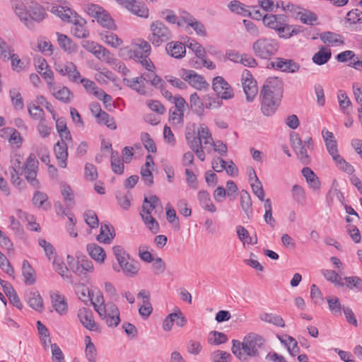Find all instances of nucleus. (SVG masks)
Returning <instances> with one entry per match:
<instances>
[{
	"label": "nucleus",
	"mask_w": 362,
	"mask_h": 362,
	"mask_svg": "<svg viewBox=\"0 0 362 362\" xmlns=\"http://www.w3.org/2000/svg\"><path fill=\"white\" fill-rule=\"evenodd\" d=\"M197 134L199 138H200L201 143L204 142V145H211L214 141L211 134L209 132V129L206 125L204 124H202L199 125L197 129Z\"/></svg>",
	"instance_id": "c03bdc74"
},
{
	"label": "nucleus",
	"mask_w": 362,
	"mask_h": 362,
	"mask_svg": "<svg viewBox=\"0 0 362 362\" xmlns=\"http://www.w3.org/2000/svg\"><path fill=\"white\" fill-rule=\"evenodd\" d=\"M260 92L281 98L283 93V82L278 77H269L264 82Z\"/></svg>",
	"instance_id": "4468645a"
},
{
	"label": "nucleus",
	"mask_w": 362,
	"mask_h": 362,
	"mask_svg": "<svg viewBox=\"0 0 362 362\" xmlns=\"http://www.w3.org/2000/svg\"><path fill=\"white\" fill-rule=\"evenodd\" d=\"M78 317L85 328L90 331L96 329V324L93 320L91 310L86 308L79 309L78 311Z\"/></svg>",
	"instance_id": "aec40b11"
},
{
	"label": "nucleus",
	"mask_w": 362,
	"mask_h": 362,
	"mask_svg": "<svg viewBox=\"0 0 362 362\" xmlns=\"http://www.w3.org/2000/svg\"><path fill=\"white\" fill-rule=\"evenodd\" d=\"M198 199L199 201L200 205L204 209L207 210L211 213H214L216 211V208L213 204L207 191H199L198 193Z\"/></svg>",
	"instance_id": "c9c22d12"
},
{
	"label": "nucleus",
	"mask_w": 362,
	"mask_h": 362,
	"mask_svg": "<svg viewBox=\"0 0 362 362\" xmlns=\"http://www.w3.org/2000/svg\"><path fill=\"white\" fill-rule=\"evenodd\" d=\"M151 53L150 44L144 40H141L139 43L132 45V48L129 50V57L136 61L147 57Z\"/></svg>",
	"instance_id": "f3484780"
},
{
	"label": "nucleus",
	"mask_w": 362,
	"mask_h": 362,
	"mask_svg": "<svg viewBox=\"0 0 362 362\" xmlns=\"http://www.w3.org/2000/svg\"><path fill=\"white\" fill-rule=\"evenodd\" d=\"M263 24L275 30L280 38L289 39L300 32V27L293 28L288 24V18L284 14H265Z\"/></svg>",
	"instance_id": "f03ea898"
},
{
	"label": "nucleus",
	"mask_w": 362,
	"mask_h": 362,
	"mask_svg": "<svg viewBox=\"0 0 362 362\" xmlns=\"http://www.w3.org/2000/svg\"><path fill=\"white\" fill-rule=\"evenodd\" d=\"M54 69L62 76H67L73 83H78L81 74L78 71L76 66L71 62L66 63H55Z\"/></svg>",
	"instance_id": "1a4fd4ad"
},
{
	"label": "nucleus",
	"mask_w": 362,
	"mask_h": 362,
	"mask_svg": "<svg viewBox=\"0 0 362 362\" xmlns=\"http://www.w3.org/2000/svg\"><path fill=\"white\" fill-rule=\"evenodd\" d=\"M117 151H112L111 153V168L112 170L118 175L124 173V165Z\"/></svg>",
	"instance_id": "a19ab883"
},
{
	"label": "nucleus",
	"mask_w": 362,
	"mask_h": 362,
	"mask_svg": "<svg viewBox=\"0 0 362 362\" xmlns=\"http://www.w3.org/2000/svg\"><path fill=\"white\" fill-rule=\"evenodd\" d=\"M115 234L114 228L109 224H101L100 234L97 237V240L101 243H110L114 238Z\"/></svg>",
	"instance_id": "473e14b6"
},
{
	"label": "nucleus",
	"mask_w": 362,
	"mask_h": 362,
	"mask_svg": "<svg viewBox=\"0 0 362 362\" xmlns=\"http://www.w3.org/2000/svg\"><path fill=\"white\" fill-rule=\"evenodd\" d=\"M47 9L51 13L60 18L63 21L71 23L73 11L69 8L60 5L52 4L47 8Z\"/></svg>",
	"instance_id": "b1692460"
},
{
	"label": "nucleus",
	"mask_w": 362,
	"mask_h": 362,
	"mask_svg": "<svg viewBox=\"0 0 362 362\" xmlns=\"http://www.w3.org/2000/svg\"><path fill=\"white\" fill-rule=\"evenodd\" d=\"M302 174L306 180L310 187L317 190L320 188V182L315 173L308 167L302 169Z\"/></svg>",
	"instance_id": "2f4dec72"
},
{
	"label": "nucleus",
	"mask_w": 362,
	"mask_h": 362,
	"mask_svg": "<svg viewBox=\"0 0 362 362\" xmlns=\"http://www.w3.org/2000/svg\"><path fill=\"white\" fill-rule=\"evenodd\" d=\"M160 204V211L163 206L160 204L159 198L156 195H151L144 198L142 210L140 215L143 221L147 228L153 233H157L159 231V224L158 221L153 217L151 211L157 208Z\"/></svg>",
	"instance_id": "7ed1b4c3"
},
{
	"label": "nucleus",
	"mask_w": 362,
	"mask_h": 362,
	"mask_svg": "<svg viewBox=\"0 0 362 362\" xmlns=\"http://www.w3.org/2000/svg\"><path fill=\"white\" fill-rule=\"evenodd\" d=\"M166 216L168 221L171 223L177 230L180 229V222L177 216L176 212L170 204L167 205Z\"/></svg>",
	"instance_id": "774afa93"
},
{
	"label": "nucleus",
	"mask_w": 362,
	"mask_h": 362,
	"mask_svg": "<svg viewBox=\"0 0 362 362\" xmlns=\"http://www.w3.org/2000/svg\"><path fill=\"white\" fill-rule=\"evenodd\" d=\"M56 35L59 45L62 49L69 53H73L76 51V45L67 35L58 32Z\"/></svg>",
	"instance_id": "c85d7f7f"
},
{
	"label": "nucleus",
	"mask_w": 362,
	"mask_h": 362,
	"mask_svg": "<svg viewBox=\"0 0 362 362\" xmlns=\"http://www.w3.org/2000/svg\"><path fill=\"white\" fill-rule=\"evenodd\" d=\"M49 92L57 100L64 103L69 104L74 99V93L65 86H57L56 83L49 88Z\"/></svg>",
	"instance_id": "f8f14e48"
},
{
	"label": "nucleus",
	"mask_w": 362,
	"mask_h": 362,
	"mask_svg": "<svg viewBox=\"0 0 362 362\" xmlns=\"http://www.w3.org/2000/svg\"><path fill=\"white\" fill-rule=\"evenodd\" d=\"M123 83L131 89L136 91L140 95H144L146 94L144 83L140 76L133 78H124L123 79Z\"/></svg>",
	"instance_id": "c756f323"
},
{
	"label": "nucleus",
	"mask_w": 362,
	"mask_h": 362,
	"mask_svg": "<svg viewBox=\"0 0 362 362\" xmlns=\"http://www.w3.org/2000/svg\"><path fill=\"white\" fill-rule=\"evenodd\" d=\"M116 1L139 17L147 18L149 16V10L144 2L138 0H116Z\"/></svg>",
	"instance_id": "6e6552de"
},
{
	"label": "nucleus",
	"mask_w": 362,
	"mask_h": 362,
	"mask_svg": "<svg viewBox=\"0 0 362 362\" xmlns=\"http://www.w3.org/2000/svg\"><path fill=\"white\" fill-rule=\"evenodd\" d=\"M264 339L255 333L246 335L243 341L233 339L231 351L241 361H246L250 358L259 356V350L264 344Z\"/></svg>",
	"instance_id": "f257e3e1"
},
{
	"label": "nucleus",
	"mask_w": 362,
	"mask_h": 362,
	"mask_svg": "<svg viewBox=\"0 0 362 362\" xmlns=\"http://www.w3.org/2000/svg\"><path fill=\"white\" fill-rule=\"evenodd\" d=\"M346 283V286L357 291H362V279L357 276H346L344 278Z\"/></svg>",
	"instance_id": "13d9d810"
},
{
	"label": "nucleus",
	"mask_w": 362,
	"mask_h": 362,
	"mask_svg": "<svg viewBox=\"0 0 362 362\" xmlns=\"http://www.w3.org/2000/svg\"><path fill=\"white\" fill-rule=\"evenodd\" d=\"M140 78H141L144 83V81H148L155 88H163L164 81L160 77L156 74L154 69L143 73L140 76Z\"/></svg>",
	"instance_id": "f704fd0d"
},
{
	"label": "nucleus",
	"mask_w": 362,
	"mask_h": 362,
	"mask_svg": "<svg viewBox=\"0 0 362 362\" xmlns=\"http://www.w3.org/2000/svg\"><path fill=\"white\" fill-rule=\"evenodd\" d=\"M212 86L217 95L221 99L228 100L234 96L231 86L222 76L215 77L213 80Z\"/></svg>",
	"instance_id": "9b49d317"
},
{
	"label": "nucleus",
	"mask_w": 362,
	"mask_h": 362,
	"mask_svg": "<svg viewBox=\"0 0 362 362\" xmlns=\"http://www.w3.org/2000/svg\"><path fill=\"white\" fill-rule=\"evenodd\" d=\"M149 41L155 46H159L163 42L168 41L171 37V33L165 25L159 21L153 22L151 24Z\"/></svg>",
	"instance_id": "39448f33"
},
{
	"label": "nucleus",
	"mask_w": 362,
	"mask_h": 362,
	"mask_svg": "<svg viewBox=\"0 0 362 362\" xmlns=\"http://www.w3.org/2000/svg\"><path fill=\"white\" fill-rule=\"evenodd\" d=\"M190 107L197 115H202L204 111V106L197 93H194L189 98Z\"/></svg>",
	"instance_id": "37998d69"
},
{
	"label": "nucleus",
	"mask_w": 362,
	"mask_h": 362,
	"mask_svg": "<svg viewBox=\"0 0 362 362\" xmlns=\"http://www.w3.org/2000/svg\"><path fill=\"white\" fill-rule=\"evenodd\" d=\"M321 41L329 46L338 47L344 44V38L342 35L337 33L325 31L320 35Z\"/></svg>",
	"instance_id": "6ab92c4d"
},
{
	"label": "nucleus",
	"mask_w": 362,
	"mask_h": 362,
	"mask_svg": "<svg viewBox=\"0 0 362 362\" xmlns=\"http://www.w3.org/2000/svg\"><path fill=\"white\" fill-rule=\"evenodd\" d=\"M85 341H86V357L88 362H97L96 357H97V350L93 344L92 343L90 337L88 336H86L85 337Z\"/></svg>",
	"instance_id": "49530a36"
},
{
	"label": "nucleus",
	"mask_w": 362,
	"mask_h": 362,
	"mask_svg": "<svg viewBox=\"0 0 362 362\" xmlns=\"http://www.w3.org/2000/svg\"><path fill=\"white\" fill-rule=\"evenodd\" d=\"M187 47L192 49L195 54L196 57L200 59H203L205 57L206 52L201 44L194 40H188Z\"/></svg>",
	"instance_id": "603ef678"
},
{
	"label": "nucleus",
	"mask_w": 362,
	"mask_h": 362,
	"mask_svg": "<svg viewBox=\"0 0 362 362\" xmlns=\"http://www.w3.org/2000/svg\"><path fill=\"white\" fill-rule=\"evenodd\" d=\"M9 93L14 108L17 110H23L24 103L20 92L16 88H12Z\"/></svg>",
	"instance_id": "8fccbe9b"
},
{
	"label": "nucleus",
	"mask_w": 362,
	"mask_h": 362,
	"mask_svg": "<svg viewBox=\"0 0 362 362\" xmlns=\"http://www.w3.org/2000/svg\"><path fill=\"white\" fill-rule=\"evenodd\" d=\"M32 0H13L12 8L19 19L28 27L29 9Z\"/></svg>",
	"instance_id": "ddd939ff"
},
{
	"label": "nucleus",
	"mask_w": 362,
	"mask_h": 362,
	"mask_svg": "<svg viewBox=\"0 0 362 362\" xmlns=\"http://www.w3.org/2000/svg\"><path fill=\"white\" fill-rule=\"evenodd\" d=\"M261 110L265 116L272 115L277 110L280 98L274 95L260 92Z\"/></svg>",
	"instance_id": "9d476101"
},
{
	"label": "nucleus",
	"mask_w": 362,
	"mask_h": 362,
	"mask_svg": "<svg viewBox=\"0 0 362 362\" xmlns=\"http://www.w3.org/2000/svg\"><path fill=\"white\" fill-rule=\"evenodd\" d=\"M51 303L54 310L60 315H65L68 313V303L65 296L58 291L49 293Z\"/></svg>",
	"instance_id": "2eb2a0df"
},
{
	"label": "nucleus",
	"mask_w": 362,
	"mask_h": 362,
	"mask_svg": "<svg viewBox=\"0 0 362 362\" xmlns=\"http://www.w3.org/2000/svg\"><path fill=\"white\" fill-rule=\"evenodd\" d=\"M71 271L80 277H85L88 273L94 271L93 262L87 259H82L81 261L69 263Z\"/></svg>",
	"instance_id": "a211bd4d"
},
{
	"label": "nucleus",
	"mask_w": 362,
	"mask_h": 362,
	"mask_svg": "<svg viewBox=\"0 0 362 362\" xmlns=\"http://www.w3.org/2000/svg\"><path fill=\"white\" fill-rule=\"evenodd\" d=\"M96 20L103 28H107L110 30H115L117 28L114 21L110 14L104 9L100 12Z\"/></svg>",
	"instance_id": "58836bf2"
},
{
	"label": "nucleus",
	"mask_w": 362,
	"mask_h": 362,
	"mask_svg": "<svg viewBox=\"0 0 362 362\" xmlns=\"http://www.w3.org/2000/svg\"><path fill=\"white\" fill-rule=\"evenodd\" d=\"M236 232L238 238L240 241L247 244L256 245L257 243V238L255 235V241H252V238L249 235L248 231L242 226H238L236 227Z\"/></svg>",
	"instance_id": "09e8293b"
},
{
	"label": "nucleus",
	"mask_w": 362,
	"mask_h": 362,
	"mask_svg": "<svg viewBox=\"0 0 362 362\" xmlns=\"http://www.w3.org/2000/svg\"><path fill=\"white\" fill-rule=\"evenodd\" d=\"M272 66L277 69L288 73H295L300 69V65L292 59L276 58Z\"/></svg>",
	"instance_id": "412c9836"
},
{
	"label": "nucleus",
	"mask_w": 362,
	"mask_h": 362,
	"mask_svg": "<svg viewBox=\"0 0 362 362\" xmlns=\"http://www.w3.org/2000/svg\"><path fill=\"white\" fill-rule=\"evenodd\" d=\"M95 79L101 84H107L109 81H115V77L112 71L103 69L95 74Z\"/></svg>",
	"instance_id": "4d7b16f0"
},
{
	"label": "nucleus",
	"mask_w": 362,
	"mask_h": 362,
	"mask_svg": "<svg viewBox=\"0 0 362 362\" xmlns=\"http://www.w3.org/2000/svg\"><path fill=\"white\" fill-rule=\"evenodd\" d=\"M296 18H298L303 23L311 25L317 20V15L309 10L298 12Z\"/></svg>",
	"instance_id": "de8ad7c7"
},
{
	"label": "nucleus",
	"mask_w": 362,
	"mask_h": 362,
	"mask_svg": "<svg viewBox=\"0 0 362 362\" xmlns=\"http://www.w3.org/2000/svg\"><path fill=\"white\" fill-rule=\"evenodd\" d=\"M241 82L244 93L246 95V100L248 102L253 101L257 94L258 88L257 81L254 79L250 71L247 69L243 71Z\"/></svg>",
	"instance_id": "423d86ee"
},
{
	"label": "nucleus",
	"mask_w": 362,
	"mask_h": 362,
	"mask_svg": "<svg viewBox=\"0 0 362 362\" xmlns=\"http://www.w3.org/2000/svg\"><path fill=\"white\" fill-rule=\"evenodd\" d=\"M112 251L119 265L125 261L130 259L129 254L120 245L114 246Z\"/></svg>",
	"instance_id": "e2e57ef3"
},
{
	"label": "nucleus",
	"mask_w": 362,
	"mask_h": 362,
	"mask_svg": "<svg viewBox=\"0 0 362 362\" xmlns=\"http://www.w3.org/2000/svg\"><path fill=\"white\" fill-rule=\"evenodd\" d=\"M22 274L25 278V283L28 285L34 284L35 282V275L33 268L28 261L24 260L22 264Z\"/></svg>",
	"instance_id": "4c0bfd02"
},
{
	"label": "nucleus",
	"mask_w": 362,
	"mask_h": 362,
	"mask_svg": "<svg viewBox=\"0 0 362 362\" xmlns=\"http://www.w3.org/2000/svg\"><path fill=\"white\" fill-rule=\"evenodd\" d=\"M240 205L246 214L252 212V201L249 193L243 190L240 194Z\"/></svg>",
	"instance_id": "bf43d9fd"
},
{
	"label": "nucleus",
	"mask_w": 362,
	"mask_h": 362,
	"mask_svg": "<svg viewBox=\"0 0 362 362\" xmlns=\"http://www.w3.org/2000/svg\"><path fill=\"white\" fill-rule=\"evenodd\" d=\"M337 98L341 111L345 114L349 113L348 107L351 106V102L346 93L344 90H339L338 91Z\"/></svg>",
	"instance_id": "6e6d98bb"
},
{
	"label": "nucleus",
	"mask_w": 362,
	"mask_h": 362,
	"mask_svg": "<svg viewBox=\"0 0 362 362\" xmlns=\"http://www.w3.org/2000/svg\"><path fill=\"white\" fill-rule=\"evenodd\" d=\"M102 41L113 48H118L122 45L123 41L115 33L105 31L100 33Z\"/></svg>",
	"instance_id": "7c9ffc66"
},
{
	"label": "nucleus",
	"mask_w": 362,
	"mask_h": 362,
	"mask_svg": "<svg viewBox=\"0 0 362 362\" xmlns=\"http://www.w3.org/2000/svg\"><path fill=\"white\" fill-rule=\"evenodd\" d=\"M323 276L329 281L336 285L343 286L344 283L341 282V276L334 270L325 269L322 271Z\"/></svg>",
	"instance_id": "052dcab7"
},
{
	"label": "nucleus",
	"mask_w": 362,
	"mask_h": 362,
	"mask_svg": "<svg viewBox=\"0 0 362 362\" xmlns=\"http://www.w3.org/2000/svg\"><path fill=\"white\" fill-rule=\"evenodd\" d=\"M228 8L231 12L235 13L243 17L250 16V11L249 10V6H246L245 4L241 3L238 0L231 1L228 5Z\"/></svg>",
	"instance_id": "e433bc0d"
},
{
	"label": "nucleus",
	"mask_w": 362,
	"mask_h": 362,
	"mask_svg": "<svg viewBox=\"0 0 362 362\" xmlns=\"http://www.w3.org/2000/svg\"><path fill=\"white\" fill-rule=\"evenodd\" d=\"M112 251L119 265L125 261L130 259L129 254L120 245L114 246Z\"/></svg>",
	"instance_id": "680f3d73"
},
{
	"label": "nucleus",
	"mask_w": 362,
	"mask_h": 362,
	"mask_svg": "<svg viewBox=\"0 0 362 362\" xmlns=\"http://www.w3.org/2000/svg\"><path fill=\"white\" fill-rule=\"evenodd\" d=\"M79 83L83 85L88 93L92 94L94 96H95V92H98L100 89L95 85L94 81L88 78H82L81 76L80 77Z\"/></svg>",
	"instance_id": "69168bd1"
},
{
	"label": "nucleus",
	"mask_w": 362,
	"mask_h": 362,
	"mask_svg": "<svg viewBox=\"0 0 362 362\" xmlns=\"http://www.w3.org/2000/svg\"><path fill=\"white\" fill-rule=\"evenodd\" d=\"M252 48L256 57L262 59H269L277 53L279 43L272 37H261L253 42Z\"/></svg>",
	"instance_id": "20e7f679"
},
{
	"label": "nucleus",
	"mask_w": 362,
	"mask_h": 362,
	"mask_svg": "<svg viewBox=\"0 0 362 362\" xmlns=\"http://www.w3.org/2000/svg\"><path fill=\"white\" fill-rule=\"evenodd\" d=\"M37 169L38 161L36 159L35 156L31 153L27 158L25 165H23V171H25L26 180L35 188L40 187V182L36 179Z\"/></svg>",
	"instance_id": "0eeeda50"
},
{
	"label": "nucleus",
	"mask_w": 362,
	"mask_h": 362,
	"mask_svg": "<svg viewBox=\"0 0 362 362\" xmlns=\"http://www.w3.org/2000/svg\"><path fill=\"white\" fill-rule=\"evenodd\" d=\"M123 273L128 277L136 276L139 270V263L130 258L129 260L125 261L119 265Z\"/></svg>",
	"instance_id": "72a5a7b5"
},
{
	"label": "nucleus",
	"mask_w": 362,
	"mask_h": 362,
	"mask_svg": "<svg viewBox=\"0 0 362 362\" xmlns=\"http://www.w3.org/2000/svg\"><path fill=\"white\" fill-rule=\"evenodd\" d=\"M93 305L95 311L99 314L100 316H103V314H105V304L104 303L103 296L99 293H98L94 300L93 301Z\"/></svg>",
	"instance_id": "0e129e2a"
},
{
	"label": "nucleus",
	"mask_w": 362,
	"mask_h": 362,
	"mask_svg": "<svg viewBox=\"0 0 362 362\" xmlns=\"http://www.w3.org/2000/svg\"><path fill=\"white\" fill-rule=\"evenodd\" d=\"M99 49H98V52L95 53L96 58L101 61L105 62L107 64L115 63L116 59L114 58L113 54H111L109 50H107L103 46H101Z\"/></svg>",
	"instance_id": "864d4df0"
},
{
	"label": "nucleus",
	"mask_w": 362,
	"mask_h": 362,
	"mask_svg": "<svg viewBox=\"0 0 362 362\" xmlns=\"http://www.w3.org/2000/svg\"><path fill=\"white\" fill-rule=\"evenodd\" d=\"M167 53L175 59H182L186 54L185 45L177 41H172L166 45Z\"/></svg>",
	"instance_id": "5701e85b"
},
{
	"label": "nucleus",
	"mask_w": 362,
	"mask_h": 362,
	"mask_svg": "<svg viewBox=\"0 0 362 362\" xmlns=\"http://www.w3.org/2000/svg\"><path fill=\"white\" fill-rule=\"evenodd\" d=\"M228 341L227 336L218 331H211L209 334L207 341L211 345H220L225 344Z\"/></svg>",
	"instance_id": "a18cd8bd"
},
{
	"label": "nucleus",
	"mask_w": 362,
	"mask_h": 362,
	"mask_svg": "<svg viewBox=\"0 0 362 362\" xmlns=\"http://www.w3.org/2000/svg\"><path fill=\"white\" fill-rule=\"evenodd\" d=\"M9 57H6L5 60L11 59V67L13 71L19 72L24 69V63L20 59L19 57L14 53L13 49L8 53Z\"/></svg>",
	"instance_id": "5fc2aeb1"
},
{
	"label": "nucleus",
	"mask_w": 362,
	"mask_h": 362,
	"mask_svg": "<svg viewBox=\"0 0 362 362\" xmlns=\"http://www.w3.org/2000/svg\"><path fill=\"white\" fill-rule=\"evenodd\" d=\"M54 151L58 160L59 166L62 168H66L68 158L67 143L58 141L54 146Z\"/></svg>",
	"instance_id": "4be33fe9"
},
{
	"label": "nucleus",
	"mask_w": 362,
	"mask_h": 362,
	"mask_svg": "<svg viewBox=\"0 0 362 362\" xmlns=\"http://www.w3.org/2000/svg\"><path fill=\"white\" fill-rule=\"evenodd\" d=\"M87 251L89 255L97 262L102 264L106 257L105 250L95 243L87 245Z\"/></svg>",
	"instance_id": "bb28decb"
},
{
	"label": "nucleus",
	"mask_w": 362,
	"mask_h": 362,
	"mask_svg": "<svg viewBox=\"0 0 362 362\" xmlns=\"http://www.w3.org/2000/svg\"><path fill=\"white\" fill-rule=\"evenodd\" d=\"M45 17V12L40 4L32 1L29 9L28 27L32 25V21L40 22Z\"/></svg>",
	"instance_id": "393cba45"
},
{
	"label": "nucleus",
	"mask_w": 362,
	"mask_h": 362,
	"mask_svg": "<svg viewBox=\"0 0 362 362\" xmlns=\"http://www.w3.org/2000/svg\"><path fill=\"white\" fill-rule=\"evenodd\" d=\"M331 56V50L326 49L324 47H322L319 51L313 55L312 59L315 64L323 65L329 60Z\"/></svg>",
	"instance_id": "ea45409f"
},
{
	"label": "nucleus",
	"mask_w": 362,
	"mask_h": 362,
	"mask_svg": "<svg viewBox=\"0 0 362 362\" xmlns=\"http://www.w3.org/2000/svg\"><path fill=\"white\" fill-rule=\"evenodd\" d=\"M117 202H118L119 205L120 206V207L124 210H127L131 206L132 196L129 192H127L126 194L119 192L117 194Z\"/></svg>",
	"instance_id": "338daca9"
},
{
	"label": "nucleus",
	"mask_w": 362,
	"mask_h": 362,
	"mask_svg": "<svg viewBox=\"0 0 362 362\" xmlns=\"http://www.w3.org/2000/svg\"><path fill=\"white\" fill-rule=\"evenodd\" d=\"M169 122L173 128L180 129L184 124V112L175 110H170Z\"/></svg>",
	"instance_id": "79ce46f5"
},
{
	"label": "nucleus",
	"mask_w": 362,
	"mask_h": 362,
	"mask_svg": "<svg viewBox=\"0 0 362 362\" xmlns=\"http://www.w3.org/2000/svg\"><path fill=\"white\" fill-rule=\"evenodd\" d=\"M25 300L30 308L41 311L43 308V301L39 292L37 291H30L26 293Z\"/></svg>",
	"instance_id": "a878e982"
},
{
	"label": "nucleus",
	"mask_w": 362,
	"mask_h": 362,
	"mask_svg": "<svg viewBox=\"0 0 362 362\" xmlns=\"http://www.w3.org/2000/svg\"><path fill=\"white\" fill-rule=\"evenodd\" d=\"M259 318L264 322L272 324L279 327H285L284 320L279 315L263 312L259 314Z\"/></svg>",
	"instance_id": "cd10ccee"
},
{
	"label": "nucleus",
	"mask_w": 362,
	"mask_h": 362,
	"mask_svg": "<svg viewBox=\"0 0 362 362\" xmlns=\"http://www.w3.org/2000/svg\"><path fill=\"white\" fill-rule=\"evenodd\" d=\"M231 355L226 351L216 350L210 354V359L212 362H230Z\"/></svg>",
	"instance_id": "3c124183"
},
{
	"label": "nucleus",
	"mask_w": 362,
	"mask_h": 362,
	"mask_svg": "<svg viewBox=\"0 0 362 362\" xmlns=\"http://www.w3.org/2000/svg\"><path fill=\"white\" fill-rule=\"evenodd\" d=\"M182 78L191 86L197 90L205 89L209 86V83L203 76L197 74L193 70H188L182 75Z\"/></svg>",
	"instance_id": "dca6fc26"
}]
</instances>
